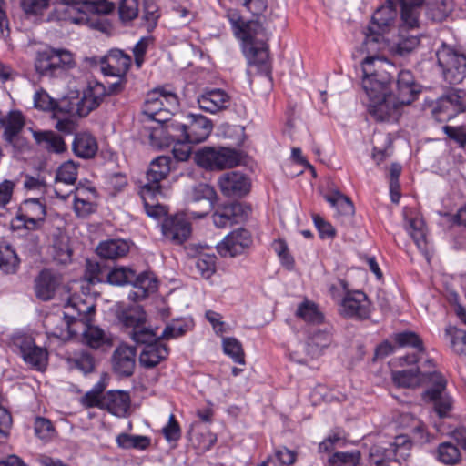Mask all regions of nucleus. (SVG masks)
<instances>
[{
	"instance_id": "a18cd8bd",
	"label": "nucleus",
	"mask_w": 466,
	"mask_h": 466,
	"mask_svg": "<svg viewBox=\"0 0 466 466\" xmlns=\"http://www.w3.org/2000/svg\"><path fill=\"white\" fill-rule=\"evenodd\" d=\"M20 260L14 248L0 242V270L5 274H15L19 268Z\"/></svg>"
},
{
	"instance_id": "4d7b16f0",
	"label": "nucleus",
	"mask_w": 466,
	"mask_h": 466,
	"mask_svg": "<svg viewBox=\"0 0 466 466\" xmlns=\"http://www.w3.org/2000/svg\"><path fill=\"white\" fill-rule=\"evenodd\" d=\"M223 351L236 363L245 364V354L241 343L233 337H225L222 339Z\"/></svg>"
},
{
	"instance_id": "09e8293b",
	"label": "nucleus",
	"mask_w": 466,
	"mask_h": 466,
	"mask_svg": "<svg viewBox=\"0 0 466 466\" xmlns=\"http://www.w3.org/2000/svg\"><path fill=\"white\" fill-rule=\"evenodd\" d=\"M422 375L419 367L415 366L410 370L394 371L392 379L396 385L403 388H414L422 381Z\"/></svg>"
},
{
	"instance_id": "7ed1b4c3",
	"label": "nucleus",
	"mask_w": 466,
	"mask_h": 466,
	"mask_svg": "<svg viewBox=\"0 0 466 466\" xmlns=\"http://www.w3.org/2000/svg\"><path fill=\"white\" fill-rule=\"evenodd\" d=\"M422 381L427 389L422 393L424 401L431 403L433 410L440 419L449 418L453 410V400L447 392V380L439 371L423 373Z\"/></svg>"
},
{
	"instance_id": "4be33fe9",
	"label": "nucleus",
	"mask_w": 466,
	"mask_h": 466,
	"mask_svg": "<svg viewBox=\"0 0 466 466\" xmlns=\"http://www.w3.org/2000/svg\"><path fill=\"white\" fill-rule=\"evenodd\" d=\"M394 341L400 347H410L416 350L411 354H406L399 358L398 361L400 366L417 364L421 356L425 353L422 339L413 331H404L395 334Z\"/></svg>"
},
{
	"instance_id": "13d9d810",
	"label": "nucleus",
	"mask_w": 466,
	"mask_h": 466,
	"mask_svg": "<svg viewBox=\"0 0 466 466\" xmlns=\"http://www.w3.org/2000/svg\"><path fill=\"white\" fill-rule=\"evenodd\" d=\"M360 461V452L357 450L350 451H337L329 458V466H357Z\"/></svg>"
},
{
	"instance_id": "680f3d73",
	"label": "nucleus",
	"mask_w": 466,
	"mask_h": 466,
	"mask_svg": "<svg viewBox=\"0 0 466 466\" xmlns=\"http://www.w3.org/2000/svg\"><path fill=\"white\" fill-rule=\"evenodd\" d=\"M216 261L217 257L214 254H201L197 258L195 266L201 277L208 279L216 271Z\"/></svg>"
},
{
	"instance_id": "de8ad7c7",
	"label": "nucleus",
	"mask_w": 466,
	"mask_h": 466,
	"mask_svg": "<svg viewBox=\"0 0 466 466\" xmlns=\"http://www.w3.org/2000/svg\"><path fill=\"white\" fill-rule=\"evenodd\" d=\"M245 55L249 64L265 66L268 60V47L267 42L259 40L257 44L244 46Z\"/></svg>"
},
{
	"instance_id": "a211bd4d",
	"label": "nucleus",
	"mask_w": 466,
	"mask_h": 466,
	"mask_svg": "<svg viewBox=\"0 0 466 466\" xmlns=\"http://www.w3.org/2000/svg\"><path fill=\"white\" fill-rule=\"evenodd\" d=\"M218 186L222 194L228 198H242L248 194L251 187L249 178L243 173L230 171L218 178Z\"/></svg>"
},
{
	"instance_id": "338daca9",
	"label": "nucleus",
	"mask_w": 466,
	"mask_h": 466,
	"mask_svg": "<svg viewBox=\"0 0 466 466\" xmlns=\"http://www.w3.org/2000/svg\"><path fill=\"white\" fill-rule=\"evenodd\" d=\"M159 15L158 6L155 0H144L142 17L147 30L150 31L156 27Z\"/></svg>"
},
{
	"instance_id": "f704fd0d",
	"label": "nucleus",
	"mask_w": 466,
	"mask_h": 466,
	"mask_svg": "<svg viewBox=\"0 0 466 466\" xmlns=\"http://www.w3.org/2000/svg\"><path fill=\"white\" fill-rule=\"evenodd\" d=\"M96 189L93 187H85L77 186L75 190L73 208L76 215L79 218H86L96 210V205L86 196L95 195Z\"/></svg>"
},
{
	"instance_id": "20e7f679",
	"label": "nucleus",
	"mask_w": 466,
	"mask_h": 466,
	"mask_svg": "<svg viewBox=\"0 0 466 466\" xmlns=\"http://www.w3.org/2000/svg\"><path fill=\"white\" fill-rule=\"evenodd\" d=\"M75 66L71 52L46 46L35 52L34 68L41 76H58Z\"/></svg>"
},
{
	"instance_id": "412c9836",
	"label": "nucleus",
	"mask_w": 466,
	"mask_h": 466,
	"mask_svg": "<svg viewBox=\"0 0 466 466\" xmlns=\"http://www.w3.org/2000/svg\"><path fill=\"white\" fill-rule=\"evenodd\" d=\"M177 105V97L174 93L162 88H156L147 93L142 112L148 120L166 106H176Z\"/></svg>"
},
{
	"instance_id": "a878e982",
	"label": "nucleus",
	"mask_w": 466,
	"mask_h": 466,
	"mask_svg": "<svg viewBox=\"0 0 466 466\" xmlns=\"http://www.w3.org/2000/svg\"><path fill=\"white\" fill-rule=\"evenodd\" d=\"M171 159L167 156H159L151 161L147 172V182L141 189L161 191L160 181L165 179L170 172Z\"/></svg>"
},
{
	"instance_id": "603ef678",
	"label": "nucleus",
	"mask_w": 466,
	"mask_h": 466,
	"mask_svg": "<svg viewBox=\"0 0 466 466\" xmlns=\"http://www.w3.org/2000/svg\"><path fill=\"white\" fill-rule=\"evenodd\" d=\"M296 315L308 323L316 325L322 323L323 314L319 310L317 305L313 302L305 301L301 303L297 309Z\"/></svg>"
},
{
	"instance_id": "6ab92c4d",
	"label": "nucleus",
	"mask_w": 466,
	"mask_h": 466,
	"mask_svg": "<svg viewBox=\"0 0 466 466\" xmlns=\"http://www.w3.org/2000/svg\"><path fill=\"white\" fill-rule=\"evenodd\" d=\"M231 96L221 88H205L198 96V104L203 111L215 114L229 107Z\"/></svg>"
},
{
	"instance_id": "e2e57ef3",
	"label": "nucleus",
	"mask_w": 466,
	"mask_h": 466,
	"mask_svg": "<svg viewBox=\"0 0 466 466\" xmlns=\"http://www.w3.org/2000/svg\"><path fill=\"white\" fill-rule=\"evenodd\" d=\"M77 178V166L73 161L63 163L57 169L56 175V182L73 185Z\"/></svg>"
},
{
	"instance_id": "7c9ffc66",
	"label": "nucleus",
	"mask_w": 466,
	"mask_h": 466,
	"mask_svg": "<svg viewBox=\"0 0 466 466\" xmlns=\"http://www.w3.org/2000/svg\"><path fill=\"white\" fill-rule=\"evenodd\" d=\"M60 284V277L49 269L42 270L35 280L36 297L47 301L54 298L56 288Z\"/></svg>"
},
{
	"instance_id": "37998d69",
	"label": "nucleus",
	"mask_w": 466,
	"mask_h": 466,
	"mask_svg": "<svg viewBox=\"0 0 466 466\" xmlns=\"http://www.w3.org/2000/svg\"><path fill=\"white\" fill-rule=\"evenodd\" d=\"M324 198L337 210L339 216L350 218L354 215L355 208L352 201L339 190L326 194Z\"/></svg>"
},
{
	"instance_id": "052dcab7",
	"label": "nucleus",
	"mask_w": 466,
	"mask_h": 466,
	"mask_svg": "<svg viewBox=\"0 0 466 466\" xmlns=\"http://www.w3.org/2000/svg\"><path fill=\"white\" fill-rule=\"evenodd\" d=\"M432 116L439 122L448 121L458 114L444 96H441L431 110Z\"/></svg>"
},
{
	"instance_id": "0e129e2a",
	"label": "nucleus",
	"mask_w": 466,
	"mask_h": 466,
	"mask_svg": "<svg viewBox=\"0 0 466 466\" xmlns=\"http://www.w3.org/2000/svg\"><path fill=\"white\" fill-rule=\"evenodd\" d=\"M46 327L47 329V334L63 339L68 332L69 322L65 321L61 317L53 316L46 319Z\"/></svg>"
},
{
	"instance_id": "9b49d317",
	"label": "nucleus",
	"mask_w": 466,
	"mask_h": 466,
	"mask_svg": "<svg viewBox=\"0 0 466 466\" xmlns=\"http://www.w3.org/2000/svg\"><path fill=\"white\" fill-rule=\"evenodd\" d=\"M451 438L457 444L451 441H443L434 451L435 459L448 466L459 464L461 460V449L466 451V427L456 428L451 433Z\"/></svg>"
},
{
	"instance_id": "f8f14e48",
	"label": "nucleus",
	"mask_w": 466,
	"mask_h": 466,
	"mask_svg": "<svg viewBox=\"0 0 466 466\" xmlns=\"http://www.w3.org/2000/svg\"><path fill=\"white\" fill-rule=\"evenodd\" d=\"M106 96V86L99 82H89L84 89L81 97H76V103H71V111L78 116H86L91 111L97 108Z\"/></svg>"
},
{
	"instance_id": "cd10ccee",
	"label": "nucleus",
	"mask_w": 466,
	"mask_h": 466,
	"mask_svg": "<svg viewBox=\"0 0 466 466\" xmlns=\"http://www.w3.org/2000/svg\"><path fill=\"white\" fill-rule=\"evenodd\" d=\"M188 119L186 124L187 142L198 144L205 141L213 128L211 121L202 115H190Z\"/></svg>"
},
{
	"instance_id": "ddd939ff",
	"label": "nucleus",
	"mask_w": 466,
	"mask_h": 466,
	"mask_svg": "<svg viewBox=\"0 0 466 466\" xmlns=\"http://www.w3.org/2000/svg\"><path fill=\"white\" fill-rule=\"evenodd\" d=\"M106 96V86L99 82H89L84 89L81 97H76V103H71V111L78 116H86L91 111L97 108Z\"/></svg>"
},
{
	"instance_id": "473e14b6",
	"label": "nucleus",
	"mask_w": 466,
	"mask_h": 466,
	"mask_svg": "<svg viewBox=\"0 0 466 466\" xmlns=\"http://www.w3.org/2000/svg\"><path fill=\"white\" fill-rule=\"evenodd\" d=\"M390 80L388 72H380L377 76L362 77V87L369 99L381 98L391 94L388 87Z\"/></svg>"
},
{
	"instance_id": "4468645a",
	"label": "nucleus",
	"mask_w": 466,
	"mask_h": 466,
	"mask_svg": "<svg viewBox=\"0 0 466 466\" xmlns=\"http://www.w3.org/2000/svg\"><path fill=\"white\" fill-rule=\"evenodd\" d=\"M161 232L166 240L174 245H181L191 235V224L184 213L170 215L164 218Z\"/></svg>"
},
{
	"instance_id": "49530a36",
	"label": "nucleus",
	"mask_w": 466,
	"mask_h": 466,
	"mask_svg": "<svg viewBox=\"0 0 466 466\" xmlns=\"http://www.w3.org/2000/svg\"><path fill=\"white\" fill-rule=\"evenodd\" d=\"M161 191H150V189H141V198L147 214L154 218H158L166 214L167 210L164 206L158 203L157 197Z\"/></svg>"
},
{
	"instance_id": "774afa93",
	"label": "nucleus",
	"mask_w": 466,
	"mask_h": 466,
	"mask_svg": "<svg viewBox=\"0 0 466 466\" xmlns=\"http://www.w3.org/2000/svg\"><path fill=\"white\" fill-rule=\"evenodd\" d=\"M449 101L451 107L457 114L462 113L466 110V93L461 89H451L443 95Z\"/></svg>"
},
{
	"instance_id": "3c124183",
	"label": "nucleus",
	"mask_w": 466,
	"mask_h": 466,
	"mask_svg": "<svg viewBox=\"0 0 466 466\" xmlns=\"http://www.w3.org/2000/svg\"><path fill=\"white\" fill-rule=\"evenodd\" d=\"M407 230L419 249L425 251L427 249V241L423 220L419 218H410L408 222Z\"/></svg>"
},
{
	"instance_id": "a19ab883",
	"label": "nucleus",
	"mask_w": 466,
	"mask_h": 466,
	"mask_svg": "<svg viewBox=\"0 0 466 466\" xmlns=\"http://www.w3.org/2000/svg\"><path fill=\"white\" fill-rule=\"evenodd\" d=\"M118 319L126 328L131 329L130 331H134L146 324L147 315L141 306L134 305L122 310Z\"/></svg>"
},
{
	"instance_id": "1a4fd4ad",
	"label": "nucleus",
	"mask_w": 466,
	"mask_h": 466,
	"mask_svg": "<svg viewBox=\"0 0 466 466\" xmlns=\"http://www.w3.org/2000/svg\"><path fill=\"white\" fill-rule=\"evenodd\" d=\"M217 194L212 187L200 183L192 187L188 193L187 213L194 218H202L213 208Z\"/></svg>"
},
{
	"instance_id": "5fc2aeb1",
	"label": "nucleus",
	"mask_w": 466,
	"mask_h": 466,
	"mask_svg": "<svg viewBox=\"0 0 466 466\" xmlns=\"http://www.w3.org/2000/svg\"><path fill=\"white\" fill-rule=\"evenodd\" d=\"M445 336L450 339L451 347L457 354L466 355V331L454 326L445 329Z\"/></svg>"
},
{
	"instance_id": "423d86ee",
	"label": "nucleus",
	"mask_w": 466,
	"mask_h": 466,
	"mask_svg": "<svg viewBox=\"0 0 466 466\" xmlns=\"http://www.w3.org/2000/svg\"><path fill=\"white\" fill-rule=\"evenodd\" d=\"M437 64L450 84L461 83L466 77V55L442 42L436 50Z\"/></svg>"
},
{
	"instance_id": "39448f33",
	"label": "nucleus",
	"mask_w": 466,
	"mask_h": 466,
	"mask_svg": "<svg viewBox=\"0 0 466 466\" xmlns=\"http://www.w3.org/2000/svg\"><path fill=\"white\" fill-rule=\"evenodd\" d=\"M411 441L407 435L395 437L394 441L375 444L370 450L371 466H390L392 462L406 461L410 455Z\"/></svg>"
},
{
	"instance_id": "f3484780",
	"label": "nucleus",
	"mask_w": 466,
	"mask_h": 466,
	"mask_svg": "<svg viewBox=\"0 0 466 466\" xmlns=\"http://www.w3.org/2000/svg\"><path fill=\"white\" fill-rule=\"evenodd\" d=\"M251 234L245 228H238L225 237L218 245V251L223 257H236L251 246Z\"/></svg>"
},
{
	"instance_id": "f03ea898",
	"label": "nucleus",
	"mask_w": 466,
	"mask_h": 466,
	"mask_svg": "<svg viewBox=\"0 0 466 466\" xmlns=\"http://www.w3.org/2000/svg\"><path fill=\"white\" fill-rule=\"evenodd\" d=\"M398 14L396 0H386V3L374 12L363 41L364 48L368 52L381 48L384 45V34L395 27Z\"/></svg>"
},
{
	"instance_id": "2eb2a0df",
	"label": "nucleus",
	"mask_w": 466,
	"mask_h": 466,
	"mask_svg": "<svg viewBox=\"0 0 466 466\" xmlns=\"http://www.w3.org/2000/svg\"><path fill=\"white\" fill-rule=\"evenodd\" d=\"M85 0H62L57 5L48 20H58L71 24H86L88 22Z\"/></svg>"
},
{
	"instance_id": "5701e85b",
	"label": "nucleus",
	"mask_w": 466,
	"mask_h": 466,
	"mask_svg": "<svg viewBox=\"0 0 466 466\" xmlns=\"http://www.w3.org/2000/svg\"><path fill=\"white\" fill-rule=\"evenodd\" d=\"M420 92V86L416 83L411 71L400 70L396 79V93L392 94L399 102L402 106L410 105L416 99Z\"/></svg>"
},
{
	"instance_id": "864d4df0",
	"label": "nucleus",
	"mask_w": 466,
	"mask_h": 466,
	"mask_svg": "<svg viewBox=\"0 0 466 466\" xmlns=\"http://www.w3.org/2000/svg\"><path fill=\"white\" fill-rule=\"evenodd\" d=\"M116 443L122 449L146 450L150 445V439L141 435L120 433L116 437Z\"/></svg>"
},
{
	"instance_id": "79ce46f5",
	"label": "nucleus",
	"mask_w": 466,
	"mask_h": 466,
	"mask_svg": "<svg viewBox=\"0 0 466 466\" xmlns=\"http://www.w3.org/2000/svg\"><path fill=\"white\" fill-rule=\"evenodd\" d=\"M51 253L58 263L66 264L71 261L72 248L69 246V237L66 234L59 233L53 236Z\"/></svg>"
},
{
	"instance_id": "e433bc0d",
	"label": "nucleus",
	"mask_w": 466,
	"mask_h": 466,
	"mask_svg": "<svg viewBox=\"0 0 466 466\" xmlns=\"http://www.w3.org/2000/svg\"><path fill=\"white\" fill-rule=\"evenodd\" d=\"M33 136L35 142L49 152L62 153L66 149L63 137L54 131H35Z\"/></svg>"
},
{
	"instance_id": "c9c22d12",
	"label": "nucleus",
	"mask_w": 466,
	"mask_h": 466,
	"mask_svg": "<svg viewBox=\"0 0 466 466\" xmlns=\"http://www.w3.org/2000/svg\"><path fill=\"white\" fill-rule=\"evenodd\" d=\"M72 148L77 157L89 159L96 156L98 146L95 137L89 133L81 132L76 134Z\"/></svg>"
},
{
	"instance_id": "72a5a7b5",
	"label": "nucleus",
	"mask_w": 466,
	"mask_h": 466,
	"mask_svg": "<svg viewBox=\"0 0 466 466\" xmlns=\"http://www.w3.org/2000/svg\"><path fill=\"white\" fill-rule=\"evenodd\" d=\"M169 350L167 345L161 341L147 345L143 348L139 355V363L141 366L151 369L158 365L168 356Z\"/></svg>"
},
{
	"instance_id": "ea45409f",
	"label": "nucleus",
	"mask_w": 466,
	"mask_h": 466,
	"mask_svg": "<svg viewBox=\"0 0 466 466\" xmlns=\"http://www.w3.org/2000/svg\"><path fill=\"white\" fill-rule=\"evenodd\" d=\"M129 250L127 242L123 239H110L100 243L97 254L106 259H116L124 257Z\"/></svg>"
},
{
	"instance_id": "69168bd1",
	"label": "nucleus",
	"mask_w": 466,
	"mask_h": 466,
	"mask_svg": "<svg viewBox=\"0 0 466 466\" xmlns=\"http://www.w3.org/2000/svg\"><path fill=\"white\" fill-rule=\"evenodd\" d=\"M134 270L126 267H116L107 274V281L112 285L124 286L131 283Z\"/></svg>"
},
{
	"instance_id": "aec40b11",
	"label": "nucleus",
	"mask_w": 466,
	"mask_h": 466,
	"mask_svg": "<svg viewBox=\"0 0 466 466\" xmlns=\"http://www.w3.org/2000/svg\"><path fill=\"white\" fill-rule=\"evenodd\" d=\"M402 105L392 94L381 98L369 99L368 111L377 121H386L396 118Z\"/></svg>"
},
{
	"instance_id": "2f4dec72",
	"label": "nucleus",
	"mask_w": 466,
	"mask_h": 466,
	"mask_svg": "<svg viewBox=\"0 0 466 466\" xmlns=\"http://www.w3.org/2000/svg\"><path fill=\"white\" fill-rule=\"evenodd\" d=\"M130 285L133 286L135 290L128 294V298L134 301L146 299L149 293L156 291L157 288L156 279L147 272L137 274L134 271Z\"/></svg>"
},
{
	"instance_id": "58836bf2",
	"label": "nucleus",
	"mask_w": 466,
	"mask_h": 466,
	"mask_svg": "<svg viewBox=\"0 0 466 466\" xmlns=\"http://www.w3.org/2000/svg\"><path fill=\"white\" fill-rule=\"evenodd\" d=\"M83 330L84 342L94 350H98L104 346H111L112 339L106 335L105 331L97 326L86 323Z\"/></svg>"
},
{
	"instance_id": "8fccbe9b",
	"label": "nucleus",
	"mask_w": 466,
	"mask_h": 466,
	"mask_svg": "<svg viewBox=\"0 0 466 466\" xmlns=\"http://www.w3.org/2000/svg\"><path fill=\"white\" fill-rule=\"evenodd\" d=\"M25 125L23 115L19 111H11L7 119L5 118L4 138L11 143L14 138L22 131Z\"/></svg>"
},
{
	"instance_id": "6e6552de",
	"label": "nucleus",
	"mask_w": 466,
	"mask_h": 466,
	"mask_svg": "<svg viewBox=\"0 0 466 466\" xmlns=\"http://www.w3.org/2000/svg\"><path fill=\"white\" fill-rule=\"evenodd\" d=\"M46 215V206L39 198L25 199L20 205L13 225L16 228L37 230L42 227Z\"/></svg>"
},
{
	"instance_id": "9d476101",
	"label": "nucleus",
	"mask_w": 466,
	"mask_h": 466,
	"mask_svg": "<svg viewBox=\"0 0 466 466\" xmlns=\"http://www.w3.org/2000/svg\"><path fill=\"white\" fill-rule=\"evenodd\" d=\"M13 344L19 350L24 361L37 370L46 368L48 352L46 348L35 344V339L26 334H17L13 337Z\"/></svg>"
},
{
	"instance_id": "6e6d98bb",
	"label": "nucleus",
	"mask_w": 466,
	"mask_h": 466,
	"mask_svg": "<svg viewBox=\"0 0 466 466\" xmlns=\"http://www.w3.org/2000/svg\"><path fill=\"white\" fill-rule=\"evenodd\" d=\"M67 306L72 307L76 311V319H79L83 324L90 321L89 315L95 312V305L92 301H86L80 297H72Z\"/></svg>"
},
{
	"instance_id": "4c0bfd02",
	"label": "nucleus",
	"mask_w": 466,
	"mask_h": 466,
	"mask_svg": "<svg viewBox=\"0 0 466 466\" xmlns=\"http://www.w3.org/2000/svg\"><path fill=\"white\" fill-rule=\"evenodd\" d=\"M237 37L240 38L247 46L257 44L259 40L267 42L268 33L259 21L250 20L244 24L242 32H239Z\"/></svg>"
},
{
	"instance_id": "f257e3e1",
	"label": "nucleus",
	"mask_w": 466,
	"mask_h": 466,
	"mask_svg": "<svg viewBox=\"0 0 466 466\" xmlns=\"http://www.w3.org/2000/svg\"><path fill=\"white\" fill-rule=\"evenodd\" d=\"M400 5V24L399 25V37L392 47L395 54L406 56L411 53L420 44L419 34H412L420 27V15L424 0H399Z\"/></svg>"
},
{
	"instance_id": "bf43d9fd",
	"label": "nucleus",
	"mask_w": 466,
	"mask_h": 466,
	"mask_svg": "<svg viewBox=\"0 0 466 466\" xmlns=\"http://www.w3.org/2000/svg\"><path fill=\"white\" fill-rule=\"evenodd\" d=\"M130 338L137 343L145 346L160 342L162 338L161 335L157 336L156 330L142 325L134 331H129Z\"/></svg>"
},
{
	"instance_id": "c03bdc74",
	"label": "nucleus",
	"mask_w": 466,
	"mask_h": 466,
	"mask_svg": "<svg viewBox=\"0 0 466 466\" xmlns=\"http://www.w3.org/2000/svg\"><path fill=\"white\" fill-rule=\"evenodd\" d=\"M167 131V126L161 124L150 123L146 125L141 131V136L147 137L149 144L155 147H168L169 140Z\"/></svg>"
},
{
	"instance_id": "bb28decb",
	"label": "nucleus",
	"mask_w": 466,
	"mask_h": 466,
	"mask_svg": "<svg viewBox=\"0 0 466 466\" xmlns=\"http://www.w3.org/2000/svg\"><path fill=\"white\" fill-rule=\"evenodd\" d=\"M112 365L118 375L131 376L136 366V349L126 344L119 345L113 353Z\"/></svg>"
},
{
	"instance_id": "c756f323",
	"label": "nucleus",
	"mask_w": 466,
	"mask_h": 466,
	"mask_svg": "<svg viewBox=\"0 0 466 466\" xmlns=\"http://www.w3.org/2000/svg\"><path fill=\"white\" fill-rule=\"evenodd\" d=\"M130 408V396L127 391L109 390L103 395L102 410L117 417H125Z\"/></svg>"
},
{
	"instance_id": "0eeeda50",
	"label": "nucleus",
	"mask_w": 466,
	"mask_h": 466,
	"mask_svg": "<svg viewBox=\"0 0 466 466\" xmlns=\"http://www.w3.org/2000/svg\"><path fill=\"white\" fill-rule=\"evenodd\" d=\"M195 158L198 165L209 170L232 168L240 162L238 152L229 147H206L196 154Z\"/></svg>"
},
{
	"instance_id": "dca6fc26",
	"label": "nucleus",
	"mask_w": 466,
	"mask_h": 466,
	"mask_svg": "<svg viewBox=\"0 0 466 466\" xmlns=\"http://www.w3.org/2000/svg\"><path fill=\"white\" fill-rule=\"evenodd\" d=\"M339 310L345 317L365 319L370 315V302L362 291L347 292L341 301Z\"/></svg>"
},
{
	"instance_id": "393cba45",
	"label": "nucleus",
	"mask_w": 466,
	"mask_h": 466,
	"mask_svg": "<svg viewBox=\"0 0 466 466\" xmlns=\"http://www.w3.org/2000/svg\"><path fill=\"white\" fill-rule=\"evenodd\" d=\"M101 70L106 76H126L131 57L120 49H112L101 58Z\"/></svg>"
},
{
	"instance_id": "c85d7f7f",
	"label": "nucleus",
	"mask_w": 466,
	"mask_h": 466,
	"mask_svg": "<svg viewBox=\"0 0 466 466\" xmlns=\"http://www.w3.org/2000/svg\"><path fill=\"white\" fill-rule=\"evenodd\" d=\"M332 341L331 328L325 325L323 329L312 328L309 331L306 342V352L312 358L319 357L322 350L328 348Z\"/></svg>"
},
{
	"instance_id": "b1692460",
	"label": "nucleus",
	"mask_w": 466,
	"mask_h": 466,
	"mask_svg": "<svg viewBox=\"0 0 466 466\" xmlns=\"http://www.w3.org/2000/svg\"><path fill=\"white\" fill-rule=\"evenodd\" d=\"M247 217V207L239 202H232L219 207L213 214L212 218L217 228L231 227Z\"/></svg>"
}]
</instances>
